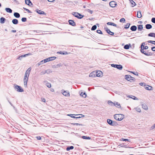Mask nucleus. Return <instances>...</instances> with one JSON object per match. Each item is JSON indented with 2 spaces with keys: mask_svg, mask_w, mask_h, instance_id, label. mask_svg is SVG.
<instances>
[{
  "mask_svg": "<svg viewBox=\"0 0 155 155\" xmlns=\"http://www.w3.org/2000/svg\"><path fill=\"white\" fill-rule=\"evenodd\" d=\"M148 48V47L147 46H145L144 48H140V51L143 54H144L145 55L147 56H150L152 55L153 54L151 52H146L144 50L147 49Z\"/></svg>",
  "mask_w": 155,
  "mask_h": 155,
  "instance_id": "f257e3e1",
  "label": "nucleus"
},
{
  "mask_svg": "<svg viewBox=\"0 0 155 155\" xmlns=\"http://www.w3.org/2000/svg\"><path fill=\"white\" fill-rule=\"evenodd\" d=\"M124 115L123 114H115L114 115V117L116 120L118 121L121 120L124 118Z\"/></svg>",
  "mask_w": 155,
  "mask_h": 155,
  "instance_id": "f03ea898",
  "label": "nucleus"
},
{
  "mask_svg": "<svg viewBox=\"0 0 155 155\" xmlns=\"http://www.w3.org/2000/svg\"><path fill=\"white\" fill-rule=\"evenodd\" d=\"M71 14L75 17L79 19H81L84 17V15H81L79 13L76 12H72Z\"/></svg>",
  "mask_w": 155,
  "mask_h": 155,
  "instance_id": "7ed1b4c3",
  "label": "nucleus"
},
{
  "mask_svg": "<svg viewBox=\"0 0 155 155\" xmlns=\"http://www.w3.org/2000/svg\"><path fill=\"white\" fill-rule=\"evenodd\" d=\"M107 122L111 126H117L118 125L116 121H113L110 119L107 120Z\"/></svg>",
  "mask_w": 155,
  "mask_h": 155,
  "instance_id": "20e7f679",
  "label": "nucleus"
},
{
  "mask_svg": "<svg viewBox=\"0 0 155 155\" xmlns=\"http://www.w3.org/2000/svg\"><path fill=\"white\" fill-rule=\"evenodd\" d=\"M14 87L15 89H16L17 92H21L24 91L23 89L20 86L15 84Z\"/></svg>",
  "mask_w": 155,
  "mask_h": 155,
  "instance_id": "39448f33",
  "label": "nucleus"
},
{
  "mask_svg": "<svg viewBox=\"0 0 155 155\" xmlns=\"http://www.w3.org/2000/svg\"><path fill=\"white\" fill-rule=\"evenodd\" d=\"M111 67L117 68L120 70H121L123 68L122 66L120 64H111Z\"/></svg>",
  "mask_w": 155,
  "mask_h": 155,
  "instance_id": "423d86ee",
  "label": "nucleus"
},
{
  "mask_svg": "<svg viewBox=\"0 0 155 155\" xmlns=\"http://www.w3.org/2000/svg\"><path fill=\"white\" fill-rule=\"evenodd\" d=\"M135 78L130 75H127V80L130 82H134L135 81Z\"/></svg>",
  "mask_w": 155,
  "mask_h": 155,
  "instance_id": "0eeeda50",
  "label": "nucleus"
},
{
  "mask_svg": "<svg viewBox=\"0 0 155 155\" xmlns=\"http://www.w3.org/2000/svg\"><path fill=\"white\" fill-rule=\"evenodd\" d=\"M35 11L38 14L40 15H46V14L45 12L44 11H42L41 10H39L38 9H36Z\"/></svg>",
  "mask_w": 155,
  "mask_h": 155,
  "instance_id": "6e6552de",
  "label": "nucleus"
},
{
  "mask_svg": "<svg viewBox=\"0 0 155 155\" xmlns=\"http://www.w3.org/2000/svg\"><path fill=\"white\" fill-rule=\"evenodd\" d=\"M109 5L110 7L114 8L117 5V3L114 1H111L109 2Z\"/></svg>",
  "mask_w": 155,
  "mask_h": 155,
  "instance_id": "1a4fd4ad",
  "label": "nucleus"
},
{
  "mask_svg": "<svg viewBox=\"0 0 155 155\" xmlns=\"http://www.w3.org/2000/svg\"><path fill=\"white\" fill-rule=\"evenodd\" d=\"M117 108H120L121 110L123 109V107H121L120 103L116 101L114 102V105Z\"/></svg>",
  "mask_w": 155,
  "mask_h": 155,
  "instance_id": "9d476101",
  "label": "nucleus"
},
{
  "mask_svg": "<svg viewBox=\"0 0 155 155\" xmlns=\"http://www.w3.org/2000/svg\"><path fill=\"white\" fill-rule=\"evenodd\" d=\"M102 72L100 71H96L95 75L96 77H101L102 75Z\"/></svg>",
  "mask_w": 155,
  "mask_h": 155,
  "instance_id": "9b49d317",
  "label": "nucleus"
},
{
  "mask_svg": "<svg viewBox=\"0 0 155 155\" xmlns=\"http://www.w3.org/2000/svg\"><path fill=\"white\" fill-rule=\"evenodd\" d=\"M68 21L69 25L73 26H76V23L73 20H69Z\"/></svg>",
  "mask_w": 155,
  "mask_h": 155,
  "instance_id": "f8f14e48",
  "label": "nucleus"
},
{
  "mask_svg": "<svg viewBox=\"0 0 155 155\" xmlns=\"http://www.w3.org/2000/svg\"><path fill=\"white\" fill-rule=\"evenodd\" d=\"M25 3L29 6L32 7L33 4L30 0H25Z\"/></svg>",
  "mask_w": 155,
  "mask_h": 155,
  "instance_id": "ddd939ff",
  "label": "nucleus"
},
{
  "mask_svg": "<svg viewBox=\"0 0 155 155\" xmlns=\"http://www.w3.org/2000/svg\"><path fill=\"white\" fill-rule=\"evenodd\" d=\"M104 29L109 34L111 35H114V33L111 31L107 28H104Z\"/></svg>",
  "mask_w": 155,
  "mask_h": 155,
  "instance_id": "4468645a",
  "label": "nucleus"
},
{
  "mask_svg": "<svg viewBox=\"0 0 155 155\" xmlns=\"http://www.w3.org/2000/svg\"><path fill=\"white\" fill-rule=\"evenodd\" d=\"M47 60V58H46L45 59H44V60L41 61L40 62H39L38 64V66H39L41 64H42L44 63H45L47 62H48V60Z\"/></svg>",
  "mask_w": 155,
  "mask_h": 155,
  "instance_id": "2eb2a0df",
  "label": "nucleus"
},
{
  "mask_svg": "<svg viewBox=\"0 0 155 155\" xmlns=\"http://www.w3.org/2000/svg\"><path fill=\"white\" fill-rule=\"evenodd\" d=\"M107 25L113 26L117 28L119 27L118 26H117V25L116 24L114 23L113 22H108L107 23Z\"/></svg>",
  "mask_w": 155,
  "mask_h": 155,
  "instance_id": "dca6fc26",
  "label": "nucleus"
},
{
  "mask_svg": "<svg viewBox=\"0 0 155 155\" xmlns=\"http://www.w3.org/2000/svg\"><path fill=\"white\" fill-rule=\"evenodd\" d=\"M144 87L146 90H152V87L148 85H146Z\"/></svg>",
  "mask_w": 155,
  "mask_h": 155,
  "instance_id": "f3484780",
  "label": "nucleus"
},
{
  "mask_svg": "<svg viewBox=\"0 0 155 155\" xmlns=\"http://www.w3.org/2000/svg\"><path fill=\"white\" fill-rule=\"evenodd\" d=\"M119 148H124V150L126 148V145L125 143H122L118 145Z\"/></svg>",
  "mask_w": 155,
  "mask_h": 155,
  "instance_id": "a211bd4d",
  "label": "nucleus"
},
{
  "mask_svg": "<svg viewBox=\"0 0 155 155\" xmlns=\"http://www.w3.org/2000/svg\"><path fill=\"white\" fill-rule=\"evenodd\" d=\"M28 78H24V85H25V87H27V82L28 81Z\"/></svg>",
  "mask_w": 155,
  "mask_h": 155,
  "instance_id": "6ab92c4d",
  "label": "nucleus"
},
{
  "mask_svg": "<svg viewBox=\"0 0 155 155\" xmlns=\"http://www.w3.org/2000/svg\"><path fill=\"white\" fill-rule=\"evenodd\" d=\"M127 97L130 98L132 99H133L134 100H138V98H137V97H135L134 96H133V95H127Z\"/></svg>",
  "mask_w": 155,
  "mask_h": 155,
  "instance_id": "aec40b11",
  "label": "nucleus"
},
{
  "mask_svg": "<svg viewBox=\"0 0 155 155\" xmlns=\"http://www.w3.org/2000/svg\"><path fill=\"white\" fill-rule=\"evenodd\" d=\"M64 3V4H66L68 5H71L73 4V2L68 0H65Z\"/></svg>",
  "mask_w": 155,
  "mask_h": 155,
  "instance_id": "412c9836",
  "label": "nucleus"
},
{
  "mask_svg": "<svg viewBox=\"0 0 155 155\" xmlns=\"http://www.w3.org/2000/svg\"><path fill=\"white\" fill-rule=\"evenodd\" d=\"M96 71H93L90 73L89 74V77H96Z\"/></svg>",
  "mask_w": 155,
  "mask_h": 155,
  "instance_id": "4be33fe9",
  "label": "nucleus"
},
{
  "mask_svg": "<svg viewBox=\"0 0 155 155\" xmlns=\"http://www.w3.org/2000/svg\"><path fill=\"white\" fill-rule=\"evenodd\" d=\"M130 30L132 31H135L137 29V27L135 25H133L130 28Z\"/></svg>",
  "mask_w": 155,
  "mask_h": 155,
  "instance_id": "5701e85b",
  "label": "nucleus"
},
{
  "mask_svg": "<svg viewBox=\"0 0 155 155\" xmlns=\"http://www.w3.org/2000/svg\"><path fill=\"white\" fill-rule=\"evenodd\" d=\"M62 94L65 96L68 97L70 96L69 93L64 90V91H63Z\"/></svg>",
  "mask_w": 155,
  "mask_h": 155,
  "instance_id": "b1692460",
  "label": "nucleus"
},
{
  "mask_svg": "<svg viewBox=\"0 0 155 155\" xmlns=\"http://www.w3.org/2000/svg\"><path fill=\"white\" fill-rule=\"evenodd\" d=\"M6 21V19L5 18L3 17H2L0 19V22L1 24H4Z\"/></svg>",
  "mask_w": 155,
  "mask_h": 155,
  "instance_id": "393cba45",
  "label": "nucleus"
},
{
  "mask_svg": "<svg viewBox=\"0 0 155 155\" xmlns=\"http://www.w3.org/2000/svg\"><path fill=\"white\" fill-rule=\"evenodd\" d=\"M12 22L14 24L17 25L18 24V19H14L12 20Z\"/></svg>",
  "mask_w": 155,
  "mask_h": 155,
  "instance_id": "a878e982",
  "label": "nucleus"
},
{
  "mask_svg": "<svg viewBox=\"0 0 155 155\" xmlns=\"http://www.w3.org/2000/svg\"><path fill=\"white\" fill-rule=\"evenodd\" d=\"M75 116H77V117H76V119L84 117V115L81 114H76Z\"/></svg>",
  "mask_w": 155,
  "mask_h": 155,
  "instance_id": "bb28decb",
  "label": "nucleus"
},
{
  "mask_svg": "<svg viewBox=\"0 0 155 155\" xmlns=\"http://www.w3.org/2000/svg\"><path fill=\"white\" fill-rule=\"evenodd\" d=\"M56 58V57H54V56L50 57L47 58V60H48V61H52V60H53L55 59Z\"/></svg>",
  "mask_w": 155,
  "mask_h": 155,
  "instance_id": "cd10ccee",
  "label": "nucleus"
},
{
  "mask_svg": "<svg viewBox=\"0 0 155 155\" xmlns=\"http://www.w3.org/2000/svg\"><path fill=\"white\" fill-rule=\"evenodd\" d=\"M152 26L150 24H147L145 25L146 28L147 29H150L152 28Z\"/></svg>",
  "mask_w": 155,
  "mask_h": 155,
  "instance_id": "c85d7f7f",
  "label": "nucleus"
},
{
  "mask_svg": "<svg viewBox=\"0 0 155 155\" xmlns=\"http://www.w3.org/2000/svg\"><path fill=\"white\" fill-rule=\"evenodd\" d=\"M6 11L9 13H12V10L9 8H5Z\"/></svg>",
  "mask_w": 155,
  "mask_h": 155,
  "instance_id": "c756f323",
  "label": "nucleus"
},
{
  "mask_svg": "<svg viewBox=\"0 0 155 155\" xmlns=\"http://www.w3.org/2000/svg\"><path fill=\"white\" fill-rule=\"evenodd\" d=\"M14 16L16 18H18L20 17V14L17 12H14Z\"/></svg>",
  "mask_w": 155,
  "mask_h": 155,
  "instance_id": "7c9ffc66",
  "label": "nucleus"
},
{
  "mask_svg": "<svg viewBox=\"0 0 155 155\" xmlns=\"http://www.w3.org/2000/svg\"><path fill=\"white\" fill-rule=\"evenodd\" d=\"M57 53L60 54L62 55L67 54H68V52L66 51H59L57 52Z\"/></svg>",
  "mask_w": 155,
  "mask_h": 155,
  "instance_id": "2f4dec72",
  "label": "nucleus"
},
{
  "mask_svg": "<svg viewBox=\"0 0 155 155\" xmlns=\"http://www.w3.org/2000/svg\"><path fill=\"white\" fill-rule=\"evenodd\" d=\"M137 18H140L142 17V15L140 11H138L137 13Z\"/></svg>",
  "mask_w": 155,
  "mask_h": 155,
  "instance_id": "473e14b6",
  "label": "nucleus"
},
{
  "mask_svg": "<svg viewBox=\"0 0 155 155\" xmlns=\"http://www.w3.org/2000/svg\"><path fill=\"white\" fill-rule=\"evenodd\" d=\"M148 36L149 37L155 38V33L153 32H151L148 35Z\"/></svg>",
  "mask_w": 155,
  "mask_h": 155,
  "instance_id": "72a5a7b5",
  "label": "nucleus"
},
{
  "mask_svg": "<svg viewBox=\"0 0 155 155\" xmlns=\"http://www.w3.org/2000/svg\"><path fill=\"white\" fill-rule=\"evenodd\" d=\"M130 3L132 5V7H134L135 6L136 4L135 2H134L133 0H129Z\"/></svg>",
  "mask_w": 155,
  "mask_h": 155,
  "instance_id": "f704fd0d",
  "label": "nucleus"
},
{
  "mask_svg": "<svg viewBox=\"0 0 155 155\" xmlns=\"http://www.w3.org/2000/svg\"><path fill=\"white\" fill-rule=\"evenodd\" d=\"M74 148V147L73 146H68L66 149L67 151H69L71 150H72Z\"/></svg>",
  "mask_w": 155,
  "mask_h": 155,
  "instance_id": "c9c22d12",
  "label": "nucleus"
},
{
  "mask_svg": "<svg viewBox=\"0 0 155 155\" xmlns=\"http://www.w3.org/2000/svg\"><path fill=\"white\" fill-rule=\"evenodd\" d=\"M143 108L145 110H147L148 109V107L145 104H143L142 105Z\"/></svg>",
  "mask_w": 155,
  "mask_h": 155,
  "instance_id": "e433bc0d",
  "label": "nucleus"
},
{
  "mask_svg": "<svg viewBox=\"0 0 155 155\" xmlns=\"http://www.w3.org/2000/svg\"><path fill=\"white\" fill-rule=\"evenodd\" d=\"M81 138L85 140H90L91 137H87L85 136H83L81 137Z\"/></svg>",
  "mask_w": 155,
  "mask_h": 155,
  "instance_id": "4c0bfd02",
  "label": "nucleus"
},
{
  "mask_svg": "<svg viewBox=\"0 0 155 155\" xmlns=\"http://www.w3.org/2000/svg\"><path fill=\"white\" fill-rule=\"evenodd\" d=\"M138 30L139 31L141 30L143 28V25H138Z\"/></svg>",
  "mask_w": 155,
  "mask_h": 155,
  "instance_id": "58836bf2",
  "label": "nucleus"
},
{
  "mask_svg": "<svg viewBox=\"0 0 155 155\" xmlns=\"http://www.w3.org/2000/svg\"><path fill=\"white\" fill-rule=\"evenodd\" d=\"M80 95L84 98H86L87 96V94L85 92H81V93L80 94Z\"/></svg>",
  "mask_w": 155,
  "mask_h": 155,
  "instance_id": "ea45409f",
  "label": "nucleus"
},
{
  "mask_svg": "<svg viewBox=\"0 0 155 155\" xmlns=\"http://www.w3.org/2000/svg\"><path fill=\"white\" fill-rule=\"evenodd\" d=\"M76 115L71 114H68L67 115L71 117L74 118H76V117L75 116Z\"/></svg>",
  "mask_w": 155,
  "mask_h": 155,
  "instance_id": "a19ab883",
  "label": "nucleus"
},
{
  "mask_svg": "<svg viewBox=\"0 0 155 155\" xmlns=\"http://www.w3.org/2000/svg\"><path fill=\"white\" fill-rule=\"evenodd\" d=\"M31 70V67L29 68L26 71V73H28V76H29L30 73V71Z\"/></svg>",
  "mask_w": 155,
  "mask_h": 155,
  "instance_id": "79ce46f5",
  "label": "nucleus"
},
{
  "mask_svg": "<svg viewBox=\"0 0 155 155\" xmlns=\"http://www.w3.org/2000/svg\"><path fill=\"white\" fill-rule=\"evenodd\" d=\"M108 104L111 106H114V102H113L111 101H108Z\"/></svg>",
  "mask_w": 155,
  "mask_h": 155,
  "instance_id": "37998d69",
  "label": "nucleus"
},
{
  "mask_svg": "<svg viewBox=\"0 0 155 155\" xmlns=\"http://www.w3.org/2000/svg\"><path fill=\"white\" fill-rule=\"evenodd\" d=\"M97 27L96 25H94L91 28V30L92 31H94L96 29Z\"/></svg>",
  "mask_w": 155,
  "mask_h": 155,
  "instance_id": "c03bdc74",
  "label": "nucleus"
},
{
  "mask_svg": "<svg viewBox=\"0 0 155 155\" xmlns=\"http://www.w3.org/2000/svg\"><path fill=\"white\" fill-rule=\"evenodd\" d=\"M127 71L128 72H130L134 74L135 75H136L137 76H138V73L137 72H136L135 73V72H134L133 71H127Z\"/></svg>",
  "mask_w": 155,
  "mask_h": 155,
  "instance_id": "a18cd8bd",
  "label": "nucleus"
},
{
  "mask_svg": "<svg viewBox=\"0 0 155 155\" xmlns=\"http://www.w3.org/2000/svg\"><path fill=\"white\" fill-rule=\"evenodd\" d=\"M71 124H72L73 125H76L77 126H78H78H84V125L82 124H78V123H71Z\"/></svg>",
  "mask_w": 155,
  "mask_h": 155,
  "instance_id": "49530a36",
  "label": "nucleus"
},
{
  "mask_svg": "<svg viewBox=\"0 0 155 155\" xmlns=\"http://www.w3.org/2000/svg\"><path fill=\"white\" fill-rule=\"evenodd\" d=\"M132 139L130 137H129V139H127V143L128 142L131 143H132Z\"/></svg>",
  "mask_w": 155,
  "mask_h": 155,
  "instance_id": "de8ad7c7",
  "label": "nucleus"
},
{
  "mask_svg": "<svg viewBox=\"0 0 155 155\" xmlns=\"http://www.w3.org/2000/svg\"><path fill=\"white\" fill-rule=\"evenodd\" d=\"M23 8L28 13H32V12H31L30 10H29L26 8H25L24 7H23Z\"/></svg>",
  "mask_w": 155,
  "mask_h": 155,
  "instance_id": "09e8293b",
  "label": "nucleus"
},
{
  "mask_svg": "<svg viewBox=\"0 0 155 155\" xmlns=\"http://www.w3.org/2000/svg\"><path fill=\"white\" fill-rule=\"evenodd\" d=\"M125 19L124 18H121L120 20V21L122 23H124L125 22Z\"/></svg>",
  "mask_w": 155,
  "mask_h": 155,
  "instance_id": "8fccbe9b",
  "label": "nucleus"
},
{
  "mask_svg": "<svg viewBox=\"0 0 155 155\" xmlns=\"http://www.w3.org/2000/svg\"><path fill=\"white\" fill-rule=\"evenodd\" d=\"M46 71L47 72L46 73L48 74H49L52 72V71L50 69L46 70Z\"/></svg>",
  "mask_w": 155,
  "mask_h": 155,
  "instance_id": "3c124183",
  "label": "nucleus"
},
{
  "mask_svg": "<svg viewBox=\"0 0 155 155\" xmlns=\"http://www.w3.org/2000/svg\"><path fill=\"white\" fill-rule=\"evenodd\" d=\"M148 43H152L155 45V41L149 40L147 41Z\"/></svg>",
  "mask_w": 155,
  "mask_h": 155,
  "instance_id": "603ef678",
  "label": "nucleus"
},
{
  "mask_svg": "<svg viewBox=\"0 0 155 155\" xmlns=\"http://www.w3.org/2000/svg\"><path fill=\"white\" fill-rule=\"evenodd\" d=\"M27 18L25 17H23L22 18L21 20V21L23 22H25L27 21Z\"/></svg>",
  "mask_w": 155,
  "mask_h": 155,
  "instance_id": "864d4df0",
  "label": "nucleus"
},
{
  "mask_svg": "<svg viewBox=\"0 0 155 155\" xmlns=\"http://www.w3.org/2000/svg\"><path fill=\"white\" fill-rule=\"evenodd\" d=\"M46 86L48 88H50L51 87V85L50 83L47 82L46 83Z\"/></svg>",
  "mask_w": 155,
  "mask_h": 155,
  "instance_id": "5fc2aeb1",
  "label": "nucleus"
},
{
  "mask_svg": "<svg viewBox=\"0 0 155 155\" xmlns=\"http://www.w3.org/2000/svg\"><path fill=\"white\" fill-rule=\"evenodd\" d=\"M131 44L130 43L127 44V50L129 49L130 48H131Z\"/></svg>",
  "mask_w": 155,
  "mask_h": 155,
  "instance_id": "6e6d98bb",
  "label": "nucleus"
},
{
  "mask_svg": "<svg viewBox=\"0 0 155 155\" xmlns=\"http://www.w3.org/2000/svg\"><path fill=\"white\" fill-rule=\"evenodd\" d=\"M97 32L100 34H103L102 31L100 30H97Z\"/></svg>",
  "mask_w": 155,
  "mask_h": 155,
  "instance_id": "4d7b16f0",
  "label": "nucleus"
},
{
  "mask_svg": "<svg viewBox=\"0 0 155 155\" xmlns=\"http://www.w3.org/2000/svg\"><path fill=\"white\" fill-rule=\"evenodd\" d=\"M119 150H120V151L121 152H124L123 150H124V148H119Z\"/></svg>",
  "mask_w": 155,
  "mask_h": 155,
  "instance_id": "13d9d810",
  "label": "nucleus"
},
{
  "mask_svg": "<svg viewBox=\"0 0 155 155\" xmlns=\"http://www.w3.org/2000/svg\"><path fill=\"white\" fill-rule=\"evenodd\" d=\"M139 84L141 86H144L145 87V86L146 85V84H145V83H143V82H141L139 83Z\"/></svg>",
  "mask_w": 155,
  "mask_h": 155,
  "instance_id": "bf43d9fd",
  "label": "nucleus"
},
{
  "mask_svg": "<svg viewBox=\"0 0 155 155\" xmlns=\"http://www.w3.org/2000/svg\"><path fill=\"white\" fill-rule=\"evenodd\" d=\"M35 138L38 140H41V137L40 136H37V137H36Z\"/></svg>",
  "mask_w": 155,
  "mask_h": 155,
  "instance_id": "052dcab7",
  "label": "nucleus"
},
{
  "mask_svg": "<svg viewBox=\"0 0 155 155\" xmlns=\"http://www.w3.org/2000/svg\"><path fill=\"white\" fill-rule=\"evenodd\" d=\"M46 72H46V70H45V71H41V73L40 74H41V75H43V74H45L47 73H46Z\"/></svg>",
  "mask_w": 155,
  "mask_h": 155,
  "instance_id": "680f3d73",
  "label": "nucleus"
},
{
  "mask_svg": "<svg viewBox=\"0 0 155 155\" xmlns=\"http://www.w3.org/2000/svg\"><path fill=\"white\" fill-rule=\"evenodd\" d=\"M23 58V57L21 55L20 56H19L17 58V59H18V60H21L22 59V58Z\"/></svg>",
  "mask_w": 155,
  "mask_h": 155,
  "instance_id": "e2e57ef3",
  "label": "nucleus"
},
{
  "mask_svg": "<svg viewBox=\"0 0 155 155\" xmlns=\"http://www.w3.org/2000/svg\"><path fill=\"white\" fill-rule=\"evenodd\" d=\"M151 21L153 23L155 24V18H152Z\"/></svg>",
  "mask_w": 155,
  "mask_h": 155,
  "instance_id": "0e129e2a",
  "label": "nucleus"
},
{
  "mask_svg": "<svg viewBox=\"0 0 155 155\" xmlns=\"http://www.w3.org/2000/svg\"><path fill=\"white\" fill-rule=\"evenodd\" d=\"M62 66V64L61 63H60L59 64H58L56 65V66L55 67L58 68V67H60V66Z\"/></svg>",
  "mask_w": 155,
  "mask_h": 155,
  "instance_id": "69168bd1",
  "label": "nucleus"
},
{
  "mask_svg": "<svg viewBox=\"0 0 155 155\" xmlns=\"http://www.w3.org/2000/svg\"><path fill=\"white\" fill-rule=\"evenodd\" d=\"M41 101L44 102H45V98L43 97H41Z\"/></svg>",
  "mask_w": 155,
  "mask_h": 155,
  "instance_id": "338daca9",
  "label": "nucleus"
},
{
  "mask_svg": "<svg viewBox=\"0 0 155 155\" xmlns=\"http://www.w3.org/2000/svg\"><path fill=\"white\" fill-rule=\"evenodd\" d=\"M151 50L153 51H155V47L153 46L151 48Z\"/></svg>",
  "mask_w": 155,
  "mask_h": 155,
  "instance_id": "774afa93",
  "label": "nucleus"
}]
</instances>
